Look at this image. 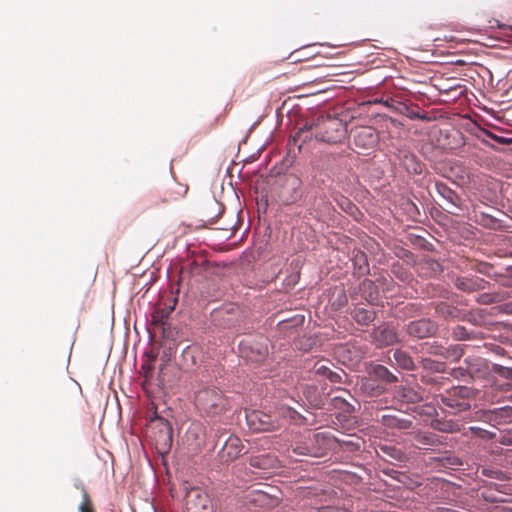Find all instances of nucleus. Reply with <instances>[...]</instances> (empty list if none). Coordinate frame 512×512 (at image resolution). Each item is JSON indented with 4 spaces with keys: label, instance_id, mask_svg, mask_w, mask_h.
Wrapping results in <instances>:
<instances>
[{
    "label": "nucleus",
    "instance_id": "nucleus-1",
    "mask_svg": "<svg viewBox=\"0 0 512 512\" xmlns=\"http://www.w3.org/2000/svg\"><path fill=\"white\" fill-rule=\"evenodd\" d=\"M194 404L201 414L208 417L219 416L230 407L223 391L213 385H200L194 392Z\"/></svg>",
    "mask_w": 512,
    "mask_h": 512
},
{
    "label": "nucleus",
    "instance_id": "nucleus-2",
    "mask_svg": "<svg viewBox=\"0 0 512 512\" xmlns=\"http://www.w3.org/2000/svg\"><path fill=\"white\" fill-rule=\"evenodd\" d=\"M310 131H314L317 140L329 144L341 142L345 136V127L340 119L331 116H320L313 123H306L303 128L299 129L294 140L300 139Z\"/></svg>",
    "mask_w": 512,
    "mask_h": 512
},
{
    "label": "nucleus",
    "instance_id": "nucleus-3",
    "mask_svg": "<svg viewBox=\"0 0 512 512\" xmlns=\"http://www.w3.org/2000/svg\"><path fill=\"white\" fill-rule=\"evenodd\" d=\"M185 491V506L188 512H212V503L208 494L200 487L183 484Z\"/></svg>",
    "mask_w": 512,
    "mask_h": 512
},
{
    "label": "nucleus",
    "instance_id": "nucleus-4",
    "mask_svg": "<svg viewBox=\"0 0 512 512\" xmlns=\"http://www.w3.org/2000/svg\"><path fill=\"white\" fill-rule=\"evenodd\" d=\"M473 389L467 386H455L441 395V402L455 411H466L470 408L469 399L473 397Z\"/></svg>",
    "mask_w": 512,
    "mask_h": 512
},
{
    "label": "nucleus",
    "instance_id": "nucleus-5",
    "mask_svg": "<svg viewBox=\"0 0 512 512\" xmlns=\"http://www.w3.org/2000/svg\"><path fill=\"white\" fill-rule=\"evenodd\" d=\"M328 447L326 438L320 434H314L313 438H307L305 442L296 443L293 452L298 455L322 457L326 454Z\"/></svg>",
    "mask_w": 512,
    "mask_h": 512
},
{
    "label": "nucleus",
    "instance_id": "nucleus-6",
    "mask_svg": "<svg viewBox=\"0 0 512 512\" xmlns=\"http://www.w3.org/2000/svg\"><path fill=\"white\" fill-rule=\"evenodd\" d=\"M246 420L254 431H272L279 426L272 415L258 410L247 413Z\"/></svg>",
    "mask_w": 512,
    "mask_h": 512
},
{
    "label": "nucleus",
    "instance_id": "nucleus-7",
    "mask_svg": "<svg viewBox=\"0 0 512 512\" xmlns=\"http://www.w3.org/2000/svg\"><path fill=\"white\" fill-rule=\"evenodd\" d=\"M437 324L429 319L412 321L407 325V333L410 336L422 339L433 336L437 331Z\"/></svg>",
    "mask_w": 512,
    "mask_h": 512
},
{
    "label": "nucleus",
    "instance_id": "nucleus-8",
    "mask_svg": "<svg viewBox=\"0 0 512 512\" xmlns=\"http://www.w3.org/2000/svg\"><path fill=\"white\" fill-rule=\"evenodd\" d=\"M371 337L377 347H385L399 342L396 330L385 324L376 327Z\"/></svg>",
    "mask_w": 512,
    "mask_h": 512
},
{
    "label": "nucleus",
    "instance_id": "nucleus-9",
    "mask_svg": "<svg viewBox=\"0 0 512 512\" xmlns=\"http://www.w3.org/2000/svg\"><path fill=\"white\" fill-rule=\"evenodd\" d=\"M221 458L225 461H231L246 453L241 439L237 436H230L221 449Z\"/></svg>",
    "mask_w": 512,
    "mask_h": 512
},
{
    "label": "nucleus",
    "instance_id": "nucleus-10",
    "mask_svg": "<svg viewBox=\"0 0 512 512\" xmlns=\"http://www.w3.org/2000/svg\"><path fill=\"white\" fill-rule=\"evenodd\" d=\"M354 143L363 149L372 148L377 143V135L371 127H360L354 132Z\"/></svg>",
    "mask_w": 512,
    "mask_h": 512
},
{
    "label": "nucleus",
    "instance_id": "nucleus-11",
    "mask_svg": "<svg viewBox=\"0 0 512 512\" xmlns=\"http://www.w3.org/2000/svg\"><path fill=\"white\" fill-rule=\"evenodd\" d=\"M150 428L159 429V438L157 442L164 447H169L172 443V428L169 422L161 417L151 420Z\"/></svg>",
    "mask_w": 512,
    "mask_h": 512
},
{
    "label": "nucleus",
    "instance_id": "nucleus-12",
    "mask_svg": "<svg viewBox=\"0 0 512 512\" xmlns=\"http://www.w3.org/2000/svg\"><path fill=\"white\" fill-rule=\"evenodd\" d=\"M465 363L468 366L469 378H483L486 376L488 366L485 359L481 357H469L465 359Z\"/></svg>",
    "mask_w": 512,
    "mask_h": 512
},
{
    "label": "nucleus",
    "instance_id": "nucleus-13",
    "mask_svg": "<svg viewBox=\"0 0 512 512\" xmlns=\"http://www.w3.org/2000/svg\"><path fill=\"white\" fill-rule=\"evenodd\" d=\"M224 212L222 203L215 199L208 201L202 209L203 220L208 223H214Z\"/></svg>",
    "mask_w": 512,
    "mask_h": 512
},
{
    "label": "nucleus",
    "instance_id": "nucleus-14",
    "mask_svg": "<svg viewBox=\"0 0 512 512\" xmlns=\"http://www.w3.org/2000/svg\"><path fill=\"white\" fill-rule=\"evenodd\" d=\"M484 280L481 278L459 277L455 280V286L464 292H474L483 289Z\"/></svg>",
    "mask_w": 512,
    "mask_h": 512
},
{
    "label": "nucleus",
    "instance_id": "nucleus-15",
    "mask_svg": "<svg viewBox=\"0 0 512 512\" xmlns=\"http://www.w3.org/2000/svg\"><path fill=\"white\" fill-rule=\"evenodd\" d=\"M249 464L252 467L258 468V469H271L275 467L276 465V457L271 454H261V455H255L251 456L249 459Z\"/></svg>",
    "mask_w": 512,
    "mask_h": 512
},
{
    "label": "nucleus",
    "instance_id": "nucleus-16",
    "mask_svg": "<svg viewBox=\"0 0 512 512\" xmlns=\"http://www.w3.org/2000/svg\"><path fill=\"white\" fill-rule=\"evenodd\" d=\"M415 441L420 449H429L442 445L439 436L434 433H418L415 435Z\"/></svg>",
    "mask_w": 512,
    "mask_h": 512
},
{
    "label": "nucleus",
    "instance_id": "nucleus-17",
    "mask_svg": "<svg viewBox=\"0 0 512 512\" xmlns=\"http://www.w3.org/2000/svg\"><path fill=\"white\" fill-rule=\"evenodd\" d=\"M177 300H173V304L165 307H156L152 314V324L156 326H164L167 318L175 308Z\"/></svg>",
    "mask_w": 512,
    "mask_h": 512
},
{
    "label": "nucleus",
    "instance_id": "nucleus-18",
    "mask_svg": "<svg viewBox=\"0 0 512 512\" xmlns=\"http://www.w3.org/2000/svg\"><path fill=\"white\" fill-rule=\"evenodd\" d=\"M369 373L376 379L384 381L386 383H395L398 381L397 376H395L392 372H390L385 366L381 364L372 365Z\"/></svg>",
    "mask_w": 512,
    "mask_h": 512
},
{
    "label": "nucleus",
    "instance_id": "nucleus-19",
    "mask_svg": "<svg viewBox=\"0 0 512 512\" xmlns=\"http://www.w3.org/2000/svg\"><path fill=\"white\" fill-rule=\"evenodd\" d=\"M382 424L388 428L406 430L411 427L412 422L408 419L399 418L396 415L387 414L382 416Z\"/></svg>",
    "mask_w": 512,
    "mask_h": 512
},
{
    "label": "nucleus",
    "instance_id": "nucleus-20",
    "mask_svg": "<svg viewBox=\"0 0 512 512\" xmlns=\"http://www.w3.org/2000/svg\"><path fill=\"white\" fill-rule=\"evenodd\" d=\"M352 317L360 325H368L375 319V311L363 307H355Z\"/></svg>",
    "mask_w": 512,
    "mask_h": 512
},
{
    "label": "nucleus",
    "instance_id": "nucleus-21",
    "mask_svg": "<svg viewBox=\"0 0 512 512\" xmlns=\"http://www.w3.org/2000/svg\"><path fill=\"white\" fill-rule=\"evenodd\" d=\"M397 397L406 403H417L423 399L420 392L410 387H400L397 390Z\"/></svg>",
    "mask_w": 512,
    "mask_h": 512
},
{
    "label": "nucleus",
    "instance_id": "nucleus-22",
    "mask_svg": "<svg viewBox=\"0 0 512 512\" xmlns=\"http://www.w3.org/2000/svg\"><path fill=\"white\" fill-rule=\"evenodd\" d=\"M394 359H395L397 365L399 367H401L402 369L413 370L415 368V365H414V362H413L411 356L407 352H405L401 349L395 350Z\"/></svg>",
    "mask_w": 512,
    "mask_h": 512
},
{
    "label": "nucleus",
    "instance_id": "nucleus-23",
    "mask_svg": "<svg viewBox=\"0 0 512 512\" xmlns=\"http://www.w3.org/2000/svg\"><path fill=\"white\" fill-rule=\"evenodd\" d=\"M491 371L509 381L503 386L504 390L512 389V367H504L500 364H493Z\"/></svg>",
    "mask_w": 512,
    "mask_h": 512
},
{
    "label": "nucleus",
    "instance_id": "nucleus-24",
    "mask_svg": "<svg viewBox=\"0 0 512 512\" xmlns=\"http://www.w3.org/2000/svg\"><path fill=\"white\" fill-rule=\"evenodd\" d=\"M436 189L438 193L445 198L447 201H449L451 204L456 205L457 201L459 200L458 195L455 191L450 189L446 184L444 183H436Z\"/></svg>",
    "mask_w": 512,
    "mask_h": 512
},
{
    "label": "nucleus",
    "instance_id": "nucleus-25",
    "mask_svg": "<svg viewBox=\"0 0 512 512\" xmlns=\"http://www.w3.org/2000/svg\"><path fill=\"white\" fill-rule=\"evenodd\" d=\"M439 354L451 361H458L463 356L464 349L460 345H455L444 349Z\"/></svg>",
    "mask_w": 512,
    "mask_h": 512
},
{
    "label": "nucleus",
    "instance_id": "nucleus-26",
    "mask_svg": "<svg viewBox=\"0 0 512 512\" xmlns=\"http://www.w3.org/2000/svg\"><path fill=\"white\" fill-rule=\"evenodd\" d=\"M141 370L144 376L142 386L144 389H147L153 374V365L151 361H146L145 363H143L141 366Z\"/></svg>",
    "mask_w": 512,
    "mask_h": 512
},
{
    "label": "nucleus",
    "instance_id": "nucleus-27",
    "mask_svg": "<svg viewBox=\"0 0 512 512\" xmlns=\"http://www.w3.org/2000/svg\"><path fill=\"white\" fill-rule=\"evenodd\" d=\"M80 512H95L88 492L82 488V502L79 505Z\"/></svg>",
    "mask_w": 512,
    "mask_h": 512
},
{
    "label": "nucleus",
    "instance_id": "nucleus-28",
    "mask_svg": "<svg viewBox=\"0 0 512 512\" xmlns=\"http://www.w3.org/2000/svg\"><path fill=\"white\" fill-rule=\"evenodd\" d=\"M481 134L485 137H488L494 141H496L497 143L499 144H502V145H510L512 144V138H506V137H502V136H498L496 135L495 133L487 130V129H482L481 130Z\"/></svg>",
    "mask_w": 512,
    "mask_h": 512
},
{
    "label": "nucleus",
    "instance_id": "nucleus-29",
    "mask_svg": "<svg viewBox=\"0 0 512 512\" xmlns=\"http://www.w3.org/2000/svg\"><path fill=\"white\" fill-rule=\"evenodd\" d=\"M381 450L394 460L400 461L404 457L403 452L394 446H383Z\"/></svg>",
    "mask_w": 512,
    "mask_h": 512
},
{
    "label": "nucleus",
    "instance_id": "nucleus-30",
    "mask_svg": "<svg viewBox=\"0 0 512 512\" xmlns=\"http://www.w3.org/2000/svg\"><path fill=\"white\" fill-rule=\"evenodd\" d=\"M422 363H423V367L424 368L431 369V370H434L436 372H443L444 371V366H445L444 363L436 362V361H433V360L428 359V358L423 359Z\"/></svg>",
    "mask_w": 512,
    "mask_h": 512
},
{
    "label": "nucleus",
    "instance_id": "nucleus-31",
    "mask_svg": "<svg viewBox=\"0 0 512 512\" xmlns=\"http://www.w3.org/2000/svg\"><path fill=\"white\" fill-rule=\"evenodd\" d=\"M434 428H436L442 432H447V433H453V432H456L459 430L458 425L453 422H445V423L438 422L437 424L434 425Z\"/></svg>",
    "mask_w": 512,
    "mask_h": 512
},
{
    "label": "nucleus",
    "instance_id": "nucleus-32",
    "mask_svg": "<svg viewBox=\"0 0 512 512\" xmlns=\"http://www.w3.org/2000/svg\"><path fill=\"white\" fill-rule=\"evenodd\" d=\"M451 375L455 379H458V380L468 381L470 379L468 367L467 368H463V367L454 368L451 372Z\"/></svg>",
    "mask_w": 512,
    "mask_h": 512
},
{
    "label": "nucleus",
    "instance_id": "nucleus-33",
    "mask_svg": "<svg viewBox=\"0 0 512 512\" xmlns=\"http://www.w3.org/2000/svg\"><path fill=\"white\" fill-rule=\"evenodd\" d=\"M335 406L344 410L345 412H351L354 408L344 398L337 396L333 399Z\"/></svg>",
    "mask_w": 512,
    "mask_h": 512
},
{
    "label": "nucleus",
    "instance_id": "nucleus-34",
    "mask_svg": "<svg viewBox=\"0 0 512 512\" xmlns=\"http://www.w3.org/2000/svg\"><path fill=\"white\" fill-rule=\"evenodd\" d=\"M330 371H331V369L328 366L324 365V364L316 363L315 366H314L315 374L319 375V376H323L325 378L328 377Z\"/></svg>",
    "mask_w": 512,
    "mask_h": 512
},
{
    "label": "nucleus",
    "instance_id": "nucleus-35",
    "mask_svg": "<svg viewBox=\"0 0 512 512\" xmlns=\"http://www.w3.org/2000/svg\"><path fill=\"white\" fill-rule=\"evenodd\" d=\"M454 334L455 336L458 338V339H466V338H469L468 336V332L466 331V329L464 327H461V326H458L455 331H454Z\"/></svg>",
    "mask_w": 512,
    "mask_h": 512
},
{
    "label": "nucleus",
    "instance_id": "nucleus-36",
    "mask_svg": "<svg viewBox=\"0 0 512 512\" xmlns=\"http://www.w3.org/2000/svg\"><path fill=\"white\" fill-rule=\"evenodd\" d=\"M327 379H329L333 383H340V382H342V375H341V373L331 370Z\"/></svg>",
    "mask_w": 512,
    "mask_h": 512
},
{
    "label": "nucleus",
    "instance_id": "nucleus-37",
    "mask_svg": "<svg viewBox=\"0 0 512 512\" xmlns=\"http://www.w3.org/2000/svg\"><path fill=\"white\" fill-rule=\"evenodd\" d=\"M492 268V265L488 263H482L479 265L478 271L482 274L490 276Z\"/></svg>",
    "mask_w": 512,
    "mask_h": 512
},
{
    "label": "nucleus",
    "instance_id": "nucleus-38",
    "mask_svg": "<svg viewBox=\"0 0 512 512\" xmlns=\"http://www.w3.org/2000/svg\"><path fill=\"white\" fill-rule=\"evenodd\" d=\"M345 204V210H347L349 213H352L353 210L356 209L355 205L352 204L348 199H344Z\"/></svg>",
    "mask_w": 512,
    "mask_h": 512
},
{
    "label": "nucleus",
    "instance_id": "nucleus-39",
    "mask_svg": "<svg viewBox=\"0 0 512 512\" xmlns=\"http://www.w3.org/2000/svg\"><path fill=\"white\" fill-rule=\"evenodd\" d=\"M363 285H364V286H369V287H371V286H373V283H372L371 281H365V282L363 283Z\"/></svg>",
    "mask_w": 512,
    "mask_h": 512
},
{
    "label": "nucleus",
    "instance_id": "nucleus-40",
    "mask_svg": "<svg viewBox=\"0 0 512 512\" xmlns=\"http://www.w3.org/2000/svg\"><path fill=\"white\" fill-rule=\"evenodd\" d=\"M389 101L393 102V100H392V99H391V100H387V101L385 102V105L389 106V105H390V102H389Z\"/></svg>",
    "mask_w": 512,
    "mask_h": 512
},
{
    "label": "nucleus",
    "instance_id": "nucleus-41",
    "mask_svg": "<svg viewBox=\"0 0 512 512\" xmlns=\"http://www.w3.org/2000/svg\"><path fill=\"white\" fill-rule=\"evenodd\" d=\"M304 321V317L302 316L301 319L299 320V323H302Z\"/></svg>",
    "mask_w": 512,
    "mask_h": 512
}]
</instances>
